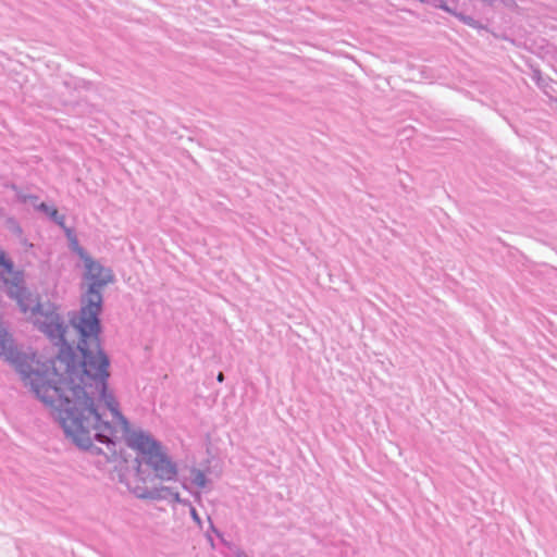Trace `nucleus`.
I'll return each instance as SVG.
<instances>
[{"instance_id":"nucleus-22","label":"nucleus","mask_w":557,"mask_h":557,"mask_svg":"<svg viewBox=\"0 0 557 557\" xmlns=\"http://www.w3.org/2000/svg\"><path fill=\"white\" fill-rule=\"evenodd\" d=\"M237 557H247V556H246V554H245V553H243V552H242V553H238V554H237Z\"/></svg>"},{"instance_id":"nucleus-17","label":"nucleus","mask_w":557,"mask_h":557,"mask_svg":"<svg viewBox=\"0 0 557 557\" xmlns=\"http://www.w3.org/2000/svg\"><path fill=\"white\" fill-rule=\"evenodd\" d=\"M8 223L12 224V230L17 232V233H22V228L21 226L16 223V221L14 219H9L8 220Z\"/></svg>"},{"instance_id":"nucleus-5","label":"nucleus","mask_w":557,"mask_h":557,"mask_svg":"<svg viewBox=\"0 0 557 557\" xmlns=\"http://www.w3.org/2000/svg\"><path fill=\"white\" fill-rule=\"evenodd\" d=\"M81 315V309L78 311L69 312V322L76 330L78 339L76 345L74 343H70L65 338V333L67 331L69 325L65 323L64 319H58L50 323H44L37 330L45 334L49 341L58 347V352L54 357V364L58 369H63V372L69 374L73 371L78 363L82 361V356L84 350L94 351L100 350L102 348L101 343V332H98L96 337L94 336L85 338L83 341L82 333L79 329L76 326V319Z\"/></svg>"},{"instance_id":"nucleus-12","label":"nucleus","mask_w":557,"mask_h":557,"mask_svg":"<svg viewBox=\"0 0 557 557\" xmlns=\"http://www.w3.org/2000/svg\"><path fill=\"white\" fill-rule=\"evenodd\" d=\"M532 79L536 83V85L546 91V88L548 87L549 83L552 82L550 78L543 77L540 70H533L532 73Z\"/></svg>"},{"instance_id":"nucleus-1","label":"nucleus","mask_w":557,"mask_h":557,"mask_svg":"<svg viewBox=\"0 0 557 557\" xmlns=\"http://www.w3.org/2000/svg\"><path fill=\"white\" fill-rule=\"evenodd\" d=\"M78 449L94 456L103 455L108 462H128L125 443L137 451L133 461L136 474L144 478L151 470L161 481H173L177 465L163 451L160 442L144 431L131 429L129 420H55Z\"/></svg>"},{"instance_id":"nucleus-14","label":"nucleus","mask_w":557,"mask_h":557,"mask_svg":"<svg viewBox=\"0 0 557 557\" xmlns=\"http://www.w3.org/2000/svg\"><path fill=\"white\" fill-rule=\"evenodd\" d=\"M3 269V272L12 271V260L7 257V253L3 250H0V269Z\"/></svg>"},{"instance_id":"nucleus-15","label":"nucleus","mask_w":557,"mask_h":557,"mask_svg":"<svg viewBox=\"0 0 557 557\" xmlns=\"http://www.w3.org/2000/svg\"><path fill=\"white\" fill-rule=\"evenodd\" d=\"M17 197L22 202H30L36 209H37V206L39 205L38 203L39 197L36 195H17Z\"/></svg>"},{"instance_id":"nucleus-10","label":"nucleus","mask_w":557,"mask_h":557,"mask_svg":"<svg viewBox=\"0 0 557 557\" xmlns=\"http://www.w3.org/2000/svg\"><path fill=\"white\" fill-rule=\"evenodd\" d=\"M67 236L70 238V248L73 252H75L79 259L84 262L85 260H87L88 258H90L91 256L85 250V248H83L76 236H71V230H67Z\"/></svg>"},{"instance_id":"nucleus-4","label":"nucleus","mask_w":557,"mask_h":557,"mask_svg":"<svg viewBox=\"0 0 557 557\" xmlns=\"http://www.w3.org/2000/svg\"><path fill=\"white\" fill-rule=\"evenodd\" d=\"M84 268L83 280L88 282V286L81 296V315L76 319V326L83 338L90 336L95 338L98 332H102L100 320L103 310L102 289L114 282V274L110 268L102 265L92 257L84 261Z\"/></svg>"},{"instance_id":"nucleus-2","label":"nucleus","mask_w":557,"mask_h":557,"mask_svg":"<svg viewBox=\"0 0 557 557\" xmlns=\"http://www.w3.org/2000/svg\"><path fill=\"white\" fill-rule=\"evenodd\" d=\"M82 358L78 367L67 374V385L57 409L59 418H62V413L65 418H86V412L92 418H102L99 405L95 404L94 397L86 391L92 386L99 389V404L110 411L112 418H125L119 401L109 391L111 361L108 354L103 348L94 354L84 350Z\"/></svg>"},{"instance_id":"nucleus-13","label":"nucleus","mask_w":557,"mask_h":557,"mask_svg":"<svg viewBox=\"0 0 557 557\" xmlns=\"http://www.w3.org/2000/svg\"><path fill=\"white\" fill-rule=\"evenodd\" d=\"M171 497L174 503L181 504L183 506H190V502L188 499L182 498L180 493L174 491L171 487V492H166V498Z\"/></svg>"},{"instance_id":"nucleus-11","label":"nucleus","mask_w":557,"mask_h":557,"mask_svg":"<svg viewBox=\"0 0 557 557\" xmlns=\"http://www.w3.org/2000/svg\"><path fill=\"white\" fill-rule=\"evenodd\" d=\"M191 482L198 487L203 488L207 485L208 479L203 471L194 468L191 470Z\"/></svg>"},{"instance_id":"nucleus-3","label":"nucleus","mask_w":557,"mask_h":557,"mask_svg":"<svg viewBox=\"0 0 557 557\" xmlns=\"http://www.w3.org/2000/svg\"><path fill=\"white\" fill-rule=\"evenodd\" d=\"M0 356H3L14 367L22 380L30 385L32 391L44 404L54 410L58 409L67 385V374L63 372V369L55 367L54 357L34 369L33 359L14 346L7 326L1 321Z\"/></svg>"},{"instance_id":"nucleus-18","label":"nucleus","mask_w":557,"mask_h":557,"mask_svg":"<svg viewBox=\"0 0 557 557\" xmlns=\"http://www.w3.org/2000/svg\"><path fill=\"white\" fill-rule=\"evenodd\" d=\"M208 521H209V529H210L213 533H215L218 536H220V537H221V536H222L221 532H220V531L214 527V524H213V522H212V520H211V518H210V517H208Z\"/></svg>"},{"instance_id":"nucleus-8","label":"nucleus","mask_w":557,"mask_h":557,"mask_svg":"<svg viewBox=\"0 0 557 557\" xmlns=\"http://www.w3.org/2000/svg\"><path fill=\"white\" fill-rule=\"evenodd\" d=\"M166 492H171L170 486H161L153 488H146L141 493H136L137 497L141 499H151V500H160L166 498Z\"/></svg>"},{"instance_id":"nucleus-16","label":"nucleus","mask_w":557,"mask_h":557,"mask_svg":"<svg viewBox=\"0 0 557 557\" xmlns=\"http://www.w3.org/2000/svg\"><path fill=\"white\" fill-rule=\"evenodd\" d=\"M188 507H189V512H190V517H191L193 521L201 529L202 520H201L200 516L198 515L196 508L191 504Z\"/></svg>"},{"instance_id":"nucleus-9","label":"nucleus","mask_w":557,"mask_h":557,"mask_svg":"<svg viewBox=\"0 0 557 557\" xmlns=\"http://www.w3.org/2000/svg\"><path fill=\"white\" fill-rule=\"evenodd\" d=\"M37 210L46 213L59 226H64L65 216L63 214H60L57 208L51 207L46 202H40L37 206Z\"/></svg>"},{"instance_id":"nucleus-6","label":"nucleus","mask_w":557,"mask_h":557,"mask_svg":"<svg viewBox=\"0 0 557 557\" xmlns=\"http://www.w3.org/2000/svg\"><path fill=\"white\" fill-rule=\"evenodd\" d=\"M0 275L2 283L7 286V296L17 304L22 312L27 313L29 311L32 313L34 318L33 323L36 329L44 323H50L63 318L55 304L51 301L40 302L34 297L33 293L25 285L24 272L21 270L15 271L13 262L12 271L3 272L1 268Z\"/></svg>"},{"instance_id":"nucleus-21","label":"nucleus","mask_w":557,"mask_h":557,"mask_svg":"<svg viewBox=\"0 0 557 557\" xmlns=\"http://www.w3.org/2000/svg\"><path fill=\"white\" fill-rule=\"evenodd\" d=\"M207 537H208V541L211 543V545H213V539L211 537V535L207 534Z\"/></svg>"},{"instance_id":"nucleus-19","label":"nucleus","mask_w":557,"mask_h":557,"mask_svg":"<svg viewBox=\"0 0 557 557\" xmlns=\"http://www.w3.org/2000/svg\"><path fill=\"white\" fill-rule=\"evenodd\" d=\"M224 379H225V376H224V374H223L222 372H220V373L218 374V376H216V380H218L220 383H222V382L224 381Z\"/></svg>"},{"instance_id":"nucleus-7","label":"nucleus","mask_w":557,"mask_h":557,"mask_svg":"<svg viewBox=\"0 0 557 557\" xmlns=\"http://www.w3.org/2000/svg\"><path fill=\"white\" fill-rule=\"evenodd\" d=\"M422 3L431 4L436 9H441L450 15L457 17L465 25L474 29H485L482 23L470 15H466L462 12L457 11V4L459 0H419Z\"/></svg>"},{"instance_id":"nucleus-20","label":"nucleus","mask_w":557,"mask_h":557,"mask_svg":"<svg viewBox=\"0 0 557 557\" xmlns=\"http://www.w3.org/2000/svg\"><path fill=\"white\" fill-rule=\"evenodd\" d=\"M482 1L488 5H493L496 2V0H482Z\"/></svg>"}]
</instances>
